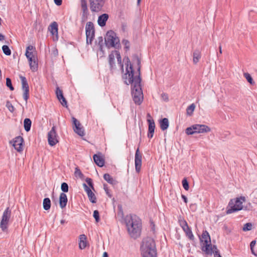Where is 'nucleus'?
I'll use <instances>...</instances> for the list:
<instances>
[{
    "instance_id": "51",
    "label": "nucleus",
    "mask_w": 257,
    "mask_h": 257,
    "mask_svg": "<svg viewBox=\"0 0 257 257\" xmlns=\"http://www.w3.org/2000/svg\"><path fill=\"white\" fill-rule=\"evenodd\" d=\"M255 244H256V241L252 240L250 243V249L253 248Z\"/></svg>"
},
{
    "instance_id": "1",
    "label": "nucleus",
    "mask_w": 257,
    "mask_h": 257,
    "mask_svg": "<svg viewBox=\"0 0 257 257\" xmlns=\"http://www.w3.org/2000/svg\"><path fill=\"white\" fill-rule=\"evenodd\" d=\"M137 63L138 64V72L135 73L130 61L128 58L127 59L125 63L126 65V72L123 76V79L127 85L132 84L133 100L136 104L140 105L142 102L144 97L141 86V60L139 58L137 59Z\"/></svg>"
},
{
    "instance_id": "25",
    "label": "nucleus",
    "mask_w": 257,
    "mask_h": 257,
    "mask_svg": "<svg viewBox=\"0 0 257 257\" xmlns=\"http://www.w3.org/2000/svg\"><path fill=\"white\" fill-rule=\"evenodd\" d=\"M29 64L30 65V67L31 70L35 72L37 71L38 68V64L37 62V58H34L33 59L29 60Z\"/></svg>"
},
{
    "instance_id": "5",
    "label": "nucleus",
    "mask_w": 257,
    "mask_h": 257,
    "mask_svg": "<svg viewBox=\"0 0 257 257\" xmlns=\"http://www.w3.org/2000/svg\"><path fill=\"white\" fill-rule=\"evenodd\" d=\"M245 201L244 197H240L231 199L228 204V208L226 211L227 214H231L235 211H239L242 209V204Z\"/></svg>"
},
{
    "instance_id": "37",
    "label": "nucleus",
    "mask_w": 257,
    "mask_h": 257,
    "mask_svg": "<svg viewBox=\"0 0 257 257\" xmlns=\"http://www.w3.org/2000/svg\"><path fill=\"white\" fill-rule=\"evenodd\" d=\"M252 224L250 223H246L245 224L242 228L244 231H249L251 229Z\"/></svg>"
},
{
    "instance_id": "21",
    "label": "nucleus",
    "mask_w": 257,
    "mask_h": 257,
    "mask_svg": "<svg viewBox=\"0 0 257 257\" xmlns=\"http://www.w3.org/2000/svg\"><path fill=\"white\" fill-rule=\"evenodd\" d=\"M56 93L57 97L61 102V104L64 106L67 107V101L63 95L62 91L60 89L59 87L57 88Z\"/></svg>"
},
{
    "instance_id": "30",
    "label": "nucleus",
    "mask_w": 257,
    "mask_h": 257,
    "mask_svg": "<svg viewBox=\"0 0 257 257\" xmlns=\"http://www.w3.org/2000/svg\"><path fill=\"white\" fill-rule=\"evenodd\" d=\"M43 208L45 210H48L51 207V201L49 198H46L43 202Z\"/></svg>"
},
{
    "instance_id": "8",
    "label": "nucleus",
    "mask_w": 257,
    "mask_h": 257,
    "mask_svg": "<svg viewBox=\"0 0 257 257\" xmlns=\"http://www.w3.org/2000/svg\"><path fill=\"white\" fill-rule=\"evenodd\" d=\"M86 42L91 44L94 36V28L91 22H88L85 27Z\"/></svg>"
},
{
    "instance_id": "20",
    "label": "nucleus",
    "mask_w": 257,
    "mask_h": 257,
    "mask_svg": "<svg viewBox=\"0 0 257 257\" xmlns=\"http://www.w3.org/2000/svg\"><path fill=\"white\" fill-rule=\"evenodd\" d=\"M34 50L35 48L33 46L30 45L27 47L25 55L28 60L34 58H37L34 54Z\"/></svg>"
},
{
    "instance_id": "4",
    "label": "nucleus",
    "mask_w": 257,
    "mask_h": 257,
    "mask_svg": "<svg viewBox=\"0 0 257 257\" xmlns=\"http://www.w3.org/2000/svg\"><path fill=\"white\" fill-rule=\"evenodd\" d=\"M200 240L202 243V250L207 254L214 253L215 248V245L212 246L211 243V239L208 232L207 231H204L202 236L200 237Z\"/></svg>"
},
{
    "instance_id": "50",
    "label": "nucleus",
    "mask_w": 257,
    "mask_h": 257,
    "mask_svg": "<svg viewBox=\"0 0 257 257\" xmlns=\"http://www.w3.org/2000/svg\"><path fill=\"white\" fill-rule=\"evenodd\" d=\"M55 4L57 6H60L62 4V0H54Z\"/></svg>"
},
{
    "instance_id": "31",
    "label": "nucleus",
    "mask_w": 257,
    "mask_h": 257,
    "mask_svg": "<svg viewBox=\"0 0 257 257\" xmlns=\"http://www.w3.org/2000/svg\"><path fill=\"white\" fill-rule=\"evenodd\" d=\"M31 123V120L29 118H25L24 119V126L26 132H29L30 130Z\"/></svg>"
},
{
    "instance_id": "10",
    "label": "nucleus",
    "mask_w": 257,
    "mask_h": 257,
    "mask_svg": "<svg viewBox=\"0 0 257 257\" xmlns=\"http://www.w3.org/2000/svg\"><path fill=\"white\" fill-rule=\"evenodd\" d=\"M115 59H117V63L121 67V69L123 70V66L121 65V56L117 51H114L112 52L109 55V63L111 68L113 67Z\"/></svg>"
},
{
    "instance_id": "34",
    "label": "nucleus",
    "mask_w": 257,
    "mask_h": 257,
    "mask_svg": "<svg viewBox=\"0 0 257 257\" xmlns=\"http://www.w3.org/2000/svg\"><path fill=\"white\" fill-rule=\"evenodd\" d=\"M103 178L108 183L110 184L113 183L114 180L108 174H105L103 176Z\"/></svg>"
},
{
    "instance_id": "3",
    "label": "nucleus",
    "mask_w": 257,
    "mask_h": 257,
    "mask_svg": "<svg viewBox=\"0 0 257 257\" xmlns=\"http://www.w3.org/2000/svg\"><path fill=\"white\" fill-rule=\"evenodd\" d=\"M143 257H157L156 244L153 239L147 237L143 240L141 245Z\"/></svg>"
},
{
    "instance_id": "33",
    "label": "nucleus",
    "mask_w": 257,
    "mask_h": 257,
    "mask_svg": "<svg viewBox=\"0 0 257 257\" xmlns=\"http://www.w3.org/2000/svg\"><path fill=\"white\" fill-rule=\"evenodd\" d=\"M243 76L250 84L253 85L254 84V81L253 80L252 77L248 73H244Z\"/></svg>"
},
{
    "instance_id": "11",
    "label": "nucleus",
    "mask_w": 257,
    "mask_h": 257,
    "mask_svg": "<svg viewBox=\"0 0 257 257\" xmlns=\"http://www.w3.org/2000/svg\"><path fill=\"white\" fill-rule=\"evenodd\" d=\"M48 141L51 146H55L58 143V136L56 131V127L53 126L48 134Z\"/></svg>"
},
{
    "instance_id": "12",
    "label": "nucleus",
    "mask_w": 257,
    "mask_h": 257,
    "mask_svg": "<svg viewBox=\"0 0 257 257\" xmlns=\"http://www.w3.org/2000/svg\"><path fill=\"white\" fill-rule=\"evenodd\" d=\"M73 122V128L74 131L79 136H84V130L80 122L74 117H72Z\"/></svg>"
},
{
    "instance_id": "23",
    "label": "nucleus",
    "mask_w": 257,
    "mask_h": 257,
    "mask_svg": "<svg viewBox=\"0 0 257 257\" xmlns=\"http://www.w3.org/2000/svg\"><path fill=\"white\" fill-rule=\"evenodd\" d=\"M68 201L66 195L64 193H61L59 196V205L61 208H65Z\"/></svg>"
},
{
    "instance_id": "38",
    "label": "nucleus",
    "mask_w": 257,
    "mask_h": 257,
    "mask_svg": "<svg viewBox=\"0 0 257 257\" xmlns=\"http://www.w3.org/2000/svg\"><path fill=\"white\" fill-rule=\"evenodd\" d=\"M61 189L64 192H67L68 191V185L66 183H63L61 186Z\"/></svg>"
},
{
    "instance_id": "43",
    "label": "nucleus",
    "mask_w": 257,
    "mask_h": 257,
    "mask_svg": "<svg viewBox=\"0 0 257 257\" xmlns=\"http://www.w3.org/2000/svg\"><path fill=\"white\" fill-rule=\"evenodd\" d=\"M6 106L11 112H13L14 111V106L9 101L7 102Z\"/></svg>"
},
{
    "instance_id": "53",
    "label": "nucleus",
    "mask_w": 257,
    "mask_h": 257,
    "mask_svg": "<svg viewBox=\"0 0 257 257\" xmlns=\"http://www.w3.org/2000/svg\"><path fill=\"white\" fill-rule=\"evenodd\" d=\"M4 39H5V36L2 34H0V41L4 40Z\"/></svg>"
},
{
    "instance_id": "42",
    "label": "nucleus",
    "mask_w": 257,
    "mask_h": 257,
    "mask_svg": "<svg viewBox=\"0 0 257 257\" xmlns=\"http://www.w3.org/2000/svg\"><path fill=\"white\" fill-rule=\"evenodd\" d=\"M186 133L188 135L194 134V131L192 128V125L186 129Z\"/></svg>"
},
{
    "instance_id": "29",
    "label": "nucleus",
    "mask_w": 257,
    "mask_h": 257,
    "mask_svg": "<svg viewBox=\"0 0 257 257\" xmlns=\"http://www.w3.org/2000/svg\"><path fill=\"white\" fill-rule=\"evenodd\" d=\"M201 52L199 50H196L193 54V62L194 64H196L201 58Z\"/></svg>"
},
{
    "instance_id": "32",
    "label": "nucleus",
    "mask_w": 257,
    "mask_h": 257,
    "mask_svg": "<svg viewBox=\"0 0 257 257\" xmlns=\"http://www.w3.org/2000/svg\"><path fill=\"white\" fill-rule=\"evenodd\" d=\"M195 108V105L194 103L190 105L186 109V113L188 115H192Z\"/></svg>"
},
{
    "instance_id": "13",
    "label": "nucleus",
    "mask_w": 257,
    "mask_h": 257,
    "mask_svg": "<svg viewBox=\"0 0 257 257\" xmlns=\"http://www.w3.org/2000/svg\"><path fill=\"white\" fill-rule=\"evenodd\" d=\"M105 0H90V8L92 12L100 11L104 4Z\"/></svg>"
},
{
    "instance_id": "18",
    "label": "nucleus",
    "mask_w": 257,
    "mask_h": 257,
    "mask_svg": "<svg viewBox=\"0 0 257 257\" xmlns=\"http://www.w3.org/2000/svg\"><path fill=\"white\" fill-rule=\"evenodd\" d=\"M49 31L53 36L54 40H57L58 39V24L56 22H53L49 28Z\"/></svg>"
},
{
    "instance_id": "59",
    "label": "nucleus",
    "mask_w": 257,
    "mask_h": 257,
    "mask_svg": "<svg viewBox=\"0 0 257 257\" xmlns=\"http://www.w3.org/2000/svg\"><path fill=\"white\" fill-rule=\"evenodd\" d=\"M140 2H141V0H138L137 3H138V5H139V4H140Z\"/></svg>"
},
{
    "instance_id": "36",
    "label": "nucleus",
    "mask_w": 257,
    "mask_h": 257,
    "mask_svg": "<svg viewBox=\"0 0 257 257\" xmlns=\"http://www.w3.org/2000/svg\"><path fill=\"white\" fill-rule=\"evenodd\" d=\"M89 200L93 203L96 202V197L94 194L91 191L87 194Z\"/></svg>"
},
{
    "instance_id": "35",
    "label": "nucleus",
    "mask_w": 257,
    "mask_h": 257,
    "mask_svg": "<svg viewBox=\"0 0 257 257\" xmlns=\"http://www.w3.org/2000/svg\"><path fill=\"white\" fill-rule=\"evenodd\" d=\"M2 50L4 54L6 55L9 56L11 54V51L8 46L4 45L2 47Z\"/></svg>"
},
{
    "instance_id": "55",
    "label": "nucleus",
    "mask_w": 257,
    "mask_h": 257,
    "mask_svg": "<svg viewBox=\"0 0 257 257\" xmlns=\"http://www.w3.org/2000/svg\"><path fill=\"white\" fill-rule=\"evenodd\" d=\"M219 53L220 54H222V49H221V46H219Z\"/></svg>"
},
{
    "instance_id": "54",
    "label": "nucleus",
    "mask_w": 257,
    "mask_h": 257,
    "mask_svg": "<svg viewBox=\"0 0 257 257\" xmlns=\"http://www.w3.org/2000/svg\"><path fill=\"white\" fill-rule=\"evenodd\" d=\"M102 257H108V254L106 252H104L102 255Z\"/></svg>"
},
{
    "instance_id": "6",
    "label": "nucleus",
    "mask_w": 257,
    "mask_h": 257,
    "mask_svg": "<svg viewBox=\"0 0 257 257\" xmlns=\"http://www.w3.org/2000/svg\"><path fill=\"white\" fill-rule=\"evenodd\" d=\"M106 45L108 47L117 48L119 46V39L112 31H108L105 38Z\"/></svg>"
},
{
    "instance_id": "48",
    "label": "nucleus",
    "mask_w": 257,
    "mask_h": 257,
    "mask_svg": "<svg viewBox=\"0 0 257 257\" xmlns=\"http://www.w3.org/2000/svg\"><path fill=\"white\" fill-rule=\"evenodd\" d=\"M122 43L125 46V48H126L127 49H128V48H129V42L127 40H123L122 41Z\"/></svg>"
},
{
    "instance_id": "47",
    "label": "nucleus",
    "mask_w": 257,
    "mask_h": 257,
    "mask_svg": "<svg viewBox=\"0 0 257 257\" xmlns=\"http://www.w3.org/2000/svg\"><path fill=\"white\" fill-rule=\"evenodd\" d=\"M162 98L165 101H168V96L167 94L163 93L161 95Z\"/></svg>"
},
{
    "instance_id": "26",
    "label": "nucleus",
    "mask_w": 257,
    "mask_h": 257,
    "mask_svg": "<svg viewBox=\"0 0 257 257\" xmlns=\"http://www.w3.org/2000/svg\"><path fill=\"white\" fill-rule=\"evenodd\" d=\"M108 15L104 14L98 17V24L100 26L103 27L105 25L106 22L108 20Z\"/></svg>"
},
{
    "instance_id": "24",
    "label": "nucleus",
    "mask_w": 257,
    "mask_h": 257,
    "mask_svg": "<svg viewBox=\"0 0 257 257\" xmlns=\"http://www.w3.org/2000/svg\"><path fill=\"white\" fill-rule=\"evenodd\" d=\"M81 6L82 11L83 19H85L88 15V9L87 6V2L85 0L81 1Z\"/></svg>"
},
{
    "instance_id": "49",
    "label": "nucleus",
    "mask_w": 257,
    "mask_h": 257,
    "mask_svg": "<svg viewBox=\"0 0 257 257\" xmlns=\"http://www.w3.org/2000/svg\"><path fill=\"white\" fill-rule=\"evenodd\" d=\"M75 174L76 176H81L82 175L80 170L79 169H78L77 168H76L75 169Z\"/></svg>"
},
{
    "instance_id": "44",
    "label": "nucleus",
    "mask_w": 257,
    "mask_h": 257,
    "mask_svg": "<svg viewBox=\"0 0 257 257\" xmlns=\"http://www.w3.org/2000/svg\"><path fill=\"white\" fill-rule=\"evenodd\" d=\"M83 188L85 190V191L86 192L87 194H89V193H90V192H91L92 191L91 190V189H90V188H89L87 185L86 184H83Z\"/></svg>"
},
{
    "instance_id": "14",
    "label": "nucleus",
    "mask_w": 257,
    "mask_h": 257,
    "mask_svg": "<svg viewBox=\"0 0 257 257\" xmlns=\"http://www.w3.org/2000/svg\"><path fill=\"white\" fill-rule=\"evenodd\" d=\"M192 128L194 131V134H203L211 131L210 128L204 124H194L192 125Z\"/></svg>"
},
{
    "instance_id": "46",
    "label": "nucleus",
    "mask_w": 257,
    "mask_h": 257,
    "mask_svg": "<svg viewBox=\"0 0 257 257\" xmlns=\"http://www.w3.org/2000/svg\"><path fill=\"white\" fill-rule=\"evenodd\" d=\"M214 248L216 249L214 253V257H221L216 246H214Z\"/></svg>"
},
{
    "instance_id": "7",
    "label": "nucleus",
    "mask_w": 257,
    "mask_h": 257,
    "mask_svg": "<svg viewBox=\"0 0 257 257\" xmlns=\"http://www.w3.org/2000/svg\"><path fill=\"white\" fill-rule=\"evenodd\" d=\"M11 217V211L7 208L3 213L2 218L0 222V228L4 232H8L9 222Z\"/></svg>"
},
{
    "instance_id": "57",
    "label": "nucleus",
    "mask_w": 257,
    "mask_h": 257,
    "mask_svg": "<svg viewBox=\"0 0 257 257\" xmlns=\"http://www.w3.org/2000/svg\"><path fill=\"white\" fill-rule=\"evenodd\" d=\"M60 222H61V224H63L65 222V220H61Z\"/></svg>"
},
{
    "instance_id": "19",
    "label": "nucleus",
    "mask_w": 257,
    "mask_h": 257,
    "mask_svg": "<svg viewBox=\"0 0 257 257\" xmlns=\"http://www.w3.org/2000/svg\"><path fill=\"white\" fill-rule=\"evenodd\" d=\"M93 160L96 165L99 167H102L104 164V160L103 156L100 153L93 156Z\"/></svg>"
},
{
    "instance_id": "17",
    "label": "nucleus",
    "mask_w": 257,
    "mask_h": 257,
    "mask_svg": "<svg viewBox=\"0 0 257 257\" xmlns=\"http://www.w3.org/2000/svg\"><path fill=\"white\" fill-rule=\"evenodd\" d=\"M142 166V155L139 152L138 149L135 154V167L136 170L137 172H139L141 169Z\"/></svg>"
},
{
    "instance_id": "15",
    "label": "nucleus",
    "mask_w": 257,
    "mask_h": 257,
    "mask_svg": "<svg viewBox=\"0 0 257 257\" xmlns=\"http://www.w3.org/2000/svg\"><path fill=\"white\" fill-rule=\"evenodd\" d=\"M20 79L21 80L22 84V89L24 91L23 93V97L27 102V100L29 98V87L28 84L27 83L26 78L22 76H20Z\"/></svg>"
},
{
    "instance_id": "27",
    "label": "nucleus",
    "mask_w": 257,
    "mask_h": 257,
    "mask_svg": "<svg viewBox=\"0 0 257 257\" xmlns=\"http://www.w3.org/2000/svg\"><path fill=\"white\" fill-rule=\"evenodd\" d=\"M79 247L81 249H84L86 246V236L84 234L79 236Z\"/></svg>"
},
{
    "instance_id": "56",
    "label": "nucleus",
    "mask_w": 257,
    "mask_h": 257,
    "mask_svg": "<svg viewBox=\"0 0 257 257\" xmlns=\"http://www.w3.org/2000/svg\"><path fill=\"white\" fill-rule=\"evenodd\" d=\"M251 249V253L254 255H255L254 252V250H253V248H252V249Z\"/></svg>"
},
{
    "instance_id": "16",
    "label": "nucleus",
    "mask_w": 257,
    "mask_h": 257,
    "mask_svg": "<svg viewBox=\"0 0 257 257\" xmlns=\"http://www.w3.org/2000/svg\"><path fill=\"white\" fill-rule=\"evenodd\" d=\"M180 224L186 235L190 240H193L194 239V237L187 222L184 220H180Z\"/></svg>"
},
{
    "instance_id": "40",
    "label": "nucleus",
    "mask_w": 257,
    "mask_h": 257,
    "mask_svg": "<svg viewBox=\"0 0 257 257\" xmlns=\"http://www.w3.org/2000/svg\"><path fill=\"white\" fill-rule=\"evenodd\" d=\"M6 85L7 86L10 88V90H13L14 87L12 86L11 80L9 78H7L6 79Z\"/></svg>"
},
{
    "instance_id": "28",
    "label": "nucleus",
    "mask_w": 257,
    "mask_h": 257,
    "mask_svg": "<svg viewBox=\"0 0 257 257\" xmlns=\"http://www.w3.org/2000/svg\"><path fill=\"white\" fill-rule=\"evenodd\" d=\"M160 127L162 131L166 130L169 125V120L167 118H164L160 120Z\"/></svg>"
},
{
    "instance_id": "9",
    "label": "nucleus",
    "mask_w": 257,
    "mask_h": 257,
    "mask_svg": "<svg viewBox=\"0 0 257 257\" xmlns=\"http://www.w3.org/2000/svg\"><path fill=\"white\" fill-rule=\"evenodd\" d=\"M11 144L17 152L21 153L23 151L24 139L21 136H18L10 141Z\"/></svg>"
},
{
    "instance_id": "2",
    "label": "nucleus",
    "mask_w": 257,
    "mask_h": 257,
    "mask_svg": "<svg viewBox=\"0 0 257 257\" xmlns=\"http://www.w3.org/2000/svg\"><path fill=\"white\" fill-rule=\"evenodd\" d=\"M125 222L128 233L133 238L140 236L142 231L141 220L135 215H128L125 218Z\"/></svg>"
},
{
    "instance_id": "52",
    "label": "nucleus",
    "mask_w": 257,
    "mask_h": 257,
    "mask_svg": "<svg viewBox=\"0 0 257 257\" xmlns=\"http://www.w3.org/2000/svg\"><path fill=\"white\" fill-rule=\"evenodd\" d=\"M181 197L182 199L184 200V202L187 203L188 202L187 198L184 195H182Z\"/></svg>"
},
{
    "instance_id": "41",
    "label": "nucleus",
    "mask_w": 257,
    "mask_h": 257,
    "mask_svg": "<svg viewBox=\"0 0 257 257\" xmlns=\"http://www.w3.org/2000/svg\"><path fill=\"white\" fill-rule=\"evenodd\" d=\"M93 217L95 219L96 222L99 221V215L97 210H94L93 212Z\"/></svg>"
},
{
    "instance_id": "22",
    "label": "nucleus",
    "mask_w": 257,
    "mask_h": 257,
    "mask_svg": "<svg viewBox=\"0 0 257 257\" xmlns=\"http://www.w3.org/2000/svg\"><path fill=\"white\" fill-rule=\"evenodd\" d=\"M148 121L149 122V133L148 136L149 138H152L154 133L155 124L154 120L152 119H148Z\"/></svg>"
},
{
    "instance_id": "39",
    "label": "nucleus",
    "mask_w": 257,
    "mask_h": 257,
    "mask_svg": "<svg viewBox=\"0 0 257 257\" xmlns=\"http://www.w3.org/2000/svg\"><path fill=\"white\" fill-rule=\"evenodd\" d=\"M182 185L183 186V188L185 189V190H186L187 191L189 190V186L188 182L186 179H184L183 180Z\"/></svg>"
},
{
    "instance_id": "58",
    "label": "nucleus",
    "mask_w": 257,
    "mask_h": 257,
    "mask_svg": "<svg viewBox=\"0 0 257 257\" xmlns=\"http://www.w3.org/2000/svg\"><path fill=\"white\" fill-rule=\"evenodd\" d=\"M147 116H148V117H149V118H151V115H150L149 113H148V114H147Z\"/></svg>"
},
{
    "instance_id": "45",
    "label": "nucleus",
    "mask_w": 257,
    "mask_h": 257,
    "mask_svg": "<svg viewBox=\"0 0 257 257\" xmlns=\"http://www.w3.org/2000/svg\"><path fill=\"white\" fill-rule=\"evenodd\" d=\"M87 184L91 187V188L93 189V184L92 182V180L90 178H87L86 180Z\"/></svg>"
}]
</instances>
